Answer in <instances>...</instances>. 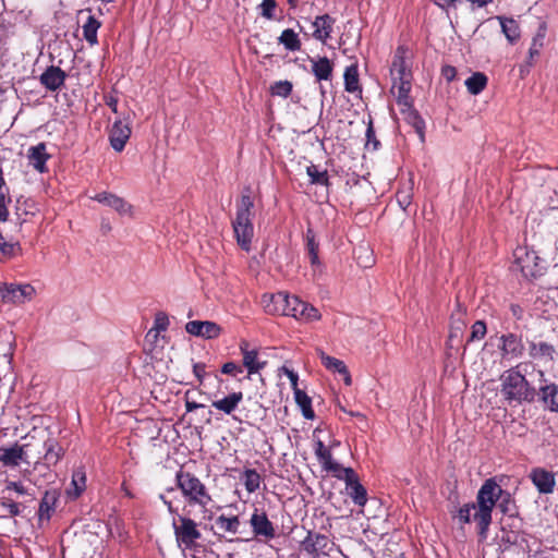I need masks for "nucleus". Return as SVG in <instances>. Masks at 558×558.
Masks as SVG:
<instances>
[{
	"label": "nucleus",
	"mask_w": 558,
	"mask_h": 558,
	"mask_svg": "<svg viewBox=\"0 0 558 558\" xmlns=\"http://www.w3.org/2000/svg\"><path fill=\"white\" fill-rule=\"evenodd\" d=\"M221 373L227 375H235L242 373V367L236 365L234 362H227L221 367Z\"/></svg>",
	"instance_id": "nucleus-58"
},
{
	"label": "nucleus",
	"mask_w": 558,
	"mask_h": 558,
	"mask_svg": "<svg viewBox=\"0 0 558 558\" xmlns=\"http://www.w3.org/2000/svg\"><path fill=\"white\" fill-rule=\"evenodd\" d=\"M441 75L447 82H452L457 76V70L452 65H445L441 69Z\"/></svg>",
	"instance_id": "nucleus-60"
},
{
	"label": "nucleus",
	"mask_w": 558,
	"mask_h": 558,
	"mask_svg": "<svg viewBox=\"0 0 558 558\" xmlns=\"http://www.w3.org/2000/svg\"><path fill=\"white\" fill-rule=\"evenodd\" d=\"M543 45L544 35L538 33L533 37L531 47L529 49V56L526 61L529 66H532L535 63L536 59L539 57Z\"/></svg>",
	"instance_id": "nucleus-48"
},
{
	"label": "nucleus",
	"mask_w": 558,
	"mask_h": 558,
	"mask_svg": "<svg viewBox=\"0 0 558 558\" xmlns=\"http://www.w3.org/2000/svg\"><path fill=\"white\" fill-rule=\"evenodd\" d=\"M72 489L68 490V495L74 499L78 498L86 489V472L84 466L76 468L72 473Z\"/></svg>",
	"instance_id": "nucleus-32"
},
{
	"label": "nucleus",
	"mask_w": 558,
	"mask_h": 558,
	"mask_svg": "<svg viewBox=\"0 0 558 558\" xmlns=\"http://www.w3.org/2000/svg\"><path fill=\"white\" fill-rule=\"evenodd\" d=\"M318 462L322 464L323 470L328 469L333 462L331 449L329 448L324 453L317 457Z\"/></svg>",
	"instance_id": "nucleus-56"
},
{
	"label": "nucleus",
	"mask_w": 558,
	"mask_h": 558,
	"mask_svg": "<svg viewBox=\"0 0 558 558\" xmlns=\"http://www.w3.org/2000/svg\"><path fill=\"white\" fill-rule=\"evenodd\" d=\"M0 462L4 466H17L21 461L25 462V450L22 446L15 444L12 447L0 449Z\"/></svg>",
	"instance_id": "nucleus-28"
},
{
	"label": "nucleus",
	"mask_w": 558,
	"mask_h": 558,
	"mask_svg": "<svg viewBox=\"0 0 558 558\" xmlns=\"http://www.w3.org/2000/svg\"><path fill=\"white\" fill-rule=\"evenodd\" d=\"M241 354L243 356V366L247 369L248 375L258 373L266 366V361H258V352L256 349H250V343L246 340H241L239 344Z\"/></svg>",
	"instance_id": "nucleus-20"
},
{
	"label": "nucleus",
	"mask_w": 558,
	"mask_h": 558,
	"mask_svg": "<svg viewBox=\"0 0 558 558\" xmlns=\"http://www.w3.org/2000/svg\"><path fill=\"white\" fill-rule=\"evenodd\" d=\"M64 454L65 448H63L59 440L48 430L43 457L44 464L48 468L54 466L64 457Z\"/></svg>",
	"instance_id": "nucleus-19"
},
{
	"label": "nucleus",
	"mask_w": 558,
	"mask_h": 558,
	"mask_svg": "<svg viewBox=\"0 0 558 558\" xmlns=\"http://www.w3.org/2000/svg\"><path fill=\"white\" fill-rule=\"evenodd\" d=\"M189 395H190V391H186L185 392V410H186V412H193L203 407V404L197 403L193 400H190Z\"/></svg>",
	"instance_id": "nucleus-63"
},
{
	"label": "nucleus",
	"mask_w": 558,
	"mask_h": 558,
	"mask_svg": "<svg viewBox=\"0 0 558 558\" xmlns=\"http://www.w3.org/2000/svg\"><path fill=\"white\" fill-rule=\"evenodd\" d=\"M185 330L190 335L203 337L205 339L218 338L222 331L218 324L209 320H191L185 325Z\"/></svg>",
	"instance_id": "nucleus-18"
},
{
	"label": "nucleus",
	"mask_w": 558,
	"mask_h": 558,
	"mask_svg": "<svg viewBox=\"0 0 558 558\" xmlns=\"http://www.w3.org/2000/svg\"><path fill=\"white\" fill-rule=\"evenodd\" d=\"M243 400V393L241 391L232 392L220 400H215L211 402V405L218 410L223 412L225 414H231L239 405V403Z\"/></svg>",
	"instance_id": "nucleus-29"
},
{
	"label": "nucleus",
	"mask_w": 558,
	"mask_h": 558,
	"mask_svg": "<svg viewBox=\"0 0 558 558\" xmlns=\"http://www.w3.org/2000/svg\"><path fill=\"white\" fill-rule=\"evenodd\" d=\"M497 20L500 23L501 31L506 36L507 40L513 45L517 43L521 36L520 26L518 22L512 17L506 16H497Z\"/></svg>",
	"instance_id": "nucleus-31"
},
{
	"label": "nucleus",
	"mask_w": 558,
	"mask_h": 558,
	"mask_svg": "<svg viewBox=\"0 0 558 558\" xmlns=\"http://www.w3.org/2000/svg\"><path fill=\"white\" fill-rule=\"evenodd\" d=\"M175 486L190 507L197 506L206 510L213 497L206 485L192 472L180 469L175 473Z\"/></svg>",
	"instance_id": "nucleus-5"
},
{
	"label": "nucleus",
	"mask_w": 558,
	"mask_h": 558,
	"mask_svg": "<svg viewBox=\"0 0 558 558\" xmlns=\"http://www.w3.org/2000/svg\"><path fill=\"white\" fill-rule=\"evenodd\" d=\"M519 367L517 365L505 371L500 377L501 393L509 403L532 402L535 398V389L530 386Z\"/></svg>",
	"instance_id": "nucleus-6"
},
{
	"label": "nucleus",
	"mask_w": 558,
	"mask_h": 558,
	"mask_svg": "<svg viewBox=\"0 0 558 558\" xmlns=\"http://www.w3.org/2000/svg\"><path fill=\"white\" fill-rule=\"evenodd\" d=\"M312 73L318 82L329 81L332 77L333 64L327 57L311 59Z\"/></svg>",
	"instance_id": "nucleus-27"
},
{
	"label": "nucleus",
	"mask_w": 558,
	"mask_h": 558,
	"mask_svg": "<svg viewBox=\"0 0 558 558\" xmlns=\"http://www.w3.org/2000/svg\"><path fill=\"white\" fill-rule=\"evenodd\" d=\"M395 97L403 120L415 130L421 141L423 142L425 122L420 116L418 111L414 108L413 98L411 97L410 93L395 95Z\"/></svg>",
	"instance_id": "nucleus-9"
},
{
	"label": "nucleus",
	"mask_w": 558,
	"mask_h": 558,
	"mask_svg": "<svg viewBox=\"0 0 558 558\" xmlns=\"http://www.w3.org/2000/svg\"><path fill=\"white\" fill-rule=\"evenodd\" d=\"M345 493L356 506L364 507L366 505L367 490L361 484L357 474L345 482Z\"/></svg>",
	"instance_id": "nucleus-25"
},
{
	"label": "nucleus",
	"mask_w": 558,
	"mask_h": 558,
	"mask_svg": "<svg viewBox=\"0 0 558 558\" xmlns=\"http://www.w3.org/2000/svg\"><path fill=\"white\" fill-rule=\"evenodd\" d=\"M131 136V129L122 121H116L110 131L109 140L111 147L120 153L124 149L126 142Z\"/></svg>",
	"instance_id": "nucleus-23"
},
{
	"label": "nucleus",
	"mask_w": 558,
	"mask_h": 558,
	"mask_svg": "<svg viewBox=\"0 0 558 558\" xmlns=\"http://www.w3.org/2000/svg\"><path fill=\"white\" fill-rule=\"evenodd\" d=\"M336 24V19L328 13H324L317 15L312 22L313 33L312 37L326 45L327 41L331 38V34L333 32V26Z\"/></svg>",
	"instance_id": "nucleus-16"
},
{
	"label": "nucleus",
	"mask_w": 558,
	"mask_h": 558,
	"mask_svg": "<svg viewBox=\"0 0 558 558\" xmlns=\"http://www.w3.org/2000/svg\"><path fill=\"white\" fill-rule=\"evenodd\" d=\"M502 537L501 542L506 545H514L518 543L519 534L518 530H507L505 524L501 525Z\"/></svg>",
	"instance_id": "nucleus-53"
},
{
	"label": "nucleus",
	"mask_w": 558,
	"mask_h": 558,
	"mask_svg": "<svg viewBox=\"0 0 558 558\" xmlns=\"http://www.w3.org/2000/svg\"><path fill=\"white\" fill-rule=\"evenodd\" d=\"M105 104L114 112H118V98L117 96L109 94L104 96Z\"/></svg>",
	"instance_id": "nucleus-62"
},
{
	"label": "nucleus",
	"mask_w": 558,
	"mask_h": 558,
	"mask_svg": "<svg viewBox=\"0 0 558 558\" xmlns=\"http://www.w3.org/2000/svg\"><path fill=\"white\" fill-rule=\"evenodd\" d=\"M498 507L509 519H514L518 509L511 494L504 490L495 478L486 480L477 492V511L473 513V521L476 524L477 534L481 539L488 536L492 524V513L495 507Z\"/></svg>",
	"instance_id": "nucleus-1"
},
{
	"label": "nucleus",
	"mask_w": 558,
	"mask_h": 558,
	"mask_svg": "<svg viewBox=\"0 0 558 558\" xmlns=\"http://www.w3.org/2000/svg\"><path fill=\"white\" fill-rule=\"evenodd\" d=\"M555 353V347L545 341L530 343V355L533 359L554 361Z\"/></svg>",
	"instance_id": "nucleus-35"
},
{
	"label": "nucleus",
	"mask_w": 558,
	"mask_h": 558,
	"mask_svg": "<svg viewBox=\"0 0 558 558\" xmlns=\"http://www.w3.org/2000/svg\"><path fill=\"white\" fill-rule=\"evenodd\" d=\"M306 173L310 177V182L312 184L328 186L329 177L327 170L319 171L317 166L311 165L306 168Z\"/></svg>",
	"instance_id": "nucleus-45"
},
{
	"label": "nucleus",
	"mask_w": 558,
	"mask_h": 558,
	"mask_svg": "<svg viewBox=\"0 0 558 558\" xmlns=\"http://www.w3.org/2000/svg\"><path fill=\"white\" fill-rule=\"evenodd\" d=\"M92 198L100 204L113 208L121 215L129 213L131 209V206L122 197L109 192L98 193Z\"/></svg>",
	"instance_id": "nucleus-26"
},
{
	"label": "nucleus",
	"mask_w": 558,
	"mask_h": 558,
	"mask_svg": "<svg viewBox=\"0 0 558 558\" xmlns=\"http://www.w3.org/2000/svg\"><path fill=\"white\" fill-rule=\"evenodd\" d=\"M488 77L483 72H474L469 78L465 80V86L471 95L481 94L487 86Z\"/></svg>",
	"instance_id": "nucleus-36"
},
{
	"label": "nucleus",
	"mask_w": 558,
	"mask_h": 558,
	"mask_svg": "<svg viewBox=\"0 0 558 558\" xmlns=\"http://www.w3.org/2000/svg\"><path fill=\"white\" fill-rule=\"evenodd\" d=\"M498 350L501 360L512 361L521 359L525 352L522 335L515 332L502 333L499 337Z\"/></svg>",
	"instance_id": "nucleus-11"
},
{
	"label": "nucleus",
	"mask_w": 558,
	"mask_h": 558,
	"mask_svg": "<svg viewBox=\"0 0 558 558\" xmlns=\"http://www.w3.org/2000/svg\"><path fill=\"white\" fill-rule=\"evenodd\" d=\"M22 254L20 242H0V262H8Z\"/></svg>",
	"instance_id": "nucleus-42"
},
{
	"label": "nucleus",
	"mask_w": 558,
	"mask_h": 558,
	"mask_svg": "<svg viewBox=\"0 0 558 558\" xmlns=\"http://www.w3.org/2000/svg\"><path fill=\"white\" fill-rule=\"evenodd\" d=\"M333 547L335 543L327 535L312 531L301 542V550L310 558L329 556Z\"/></svg>",
	"instance_id": "nucleus-8"
},
{
	"label": "nucleus",
	"mask_w": 558,
	"mask_h": 558,
	"mask_svg": "<svg viewBox=\"0 0 558 558\" xmlns=\"http://www.w3.org/2000/svg\"><path fill=\"white\" fill-rule=\"evenodd\" d=\"M464 327V322L459 318H454V314L451 315V331L450 338L456 337L457 332H461Z\"/></svg>",
	"instance_id": "nucleus-57"
},
{
	"label": "nucleus",
	"mask_w": 558,
	"mask_h": 558,
	"mask_svg": "<svg viewBox=\"0 0 558 558\" xmlns=\"http://www.w3.org/2000/svg\"><path fill=\"white\" fill-rule=\"evenodd\" d=\"M246 192L247 193L241 195L236 204V213L235 218L232 220V228L238 245L241 250L250 252L254 236V202L251 197L250 189H246Z\"/></svg>",
	"instance_id": "nucleus-4"
},
{
	"label": "nucleus",
	"mask_w": 558,
	"mask_h": 558,
	"mask_svg": "<svg viewBox=\"0 0 558 558\" xmlns=\"http://www.w3.org/2000/svg\"><path fill=\"white\" fill-rule=\"evenodd\" d=\"M159 498L171 515V527L177 545L183 550L195 551L199 547L198 541L203 537L199 530L201 524L191 518V511L186 509V506L180 512L163 495H160Z\"/></svg>",
	"instance_id": "nucleus-2"
},
{
	"label": "nucleus",
	"mask_w": 558,
	"mask_h": 558,
	"mask_svg": "<svg viewBox=\"0 0 558 558\" xmlns=\"http://www.w3.org/2000/svg\"><path fill=\"white\" fill-rule=\"evenodd\" d=\"M486 333H487L486 323L482 319L476 320L471 326V333H470V337H469L466 343L469 344L474 341L483 340L485 338Z\"/></svg>",
	"instance_id": "nucleus-50"
},
{
	"label": "nucleus",
	"mask_w": 558,
	"mask_h": 558,
	"mask_svg": "<svg viewBox=\"0 0 558 558\" xmlns=\"http://www.w3.org/2000/svg\"><path fill=\"white\" fill-rule=\"evenodd\" d=\"M286 316L295 318L302 323L317 322L322 318L319 311L312 304L301 300L296 295H292V300L289 302Z\"/></svg>",
	"instance_id": "nucleus-14"
},
{
	"label": "nucleus",
	"mask_w": 558,
	"mask_h": 558,
	"mask_svg": "<svg viewBox=\"0 0 558 558\" xmlns=\"http://www.w3.org/2000/svg\"><path fill=\"white\" fill-rule=\"evenodd\" d=\"M343 78H344L345 92L351 93V94L362 92V88L360 85V78H359L357 63H353L345 68Z\"/></svg>",
	"instance_id": "nucleus-34"
},
{
	"label": "nucleus",
	"mask_w": 558,
	"mask_h": 558,
	"mask_svg": "<svg viewBox=\"0 0 558 558\" xmlns=\"http://www.w3.org/2000/svg\"><path fill=\"white\" fill-rule=\"evenodd\" d=\"M530 477L541 494H551L554 492L556 485L554 473L536 468L532 470Z\"/></svg>",
	"instance_id": "nucleus-21"
},
{
	"label": "nucleus",
	"mask_w": 558,
	"mask_h": 558,
	"mask_svg": "<svg viewBox=\"0 0 558 558\" xmlns=\"http://www.w3.org/2000/svg\"><path fill=\"white\" fill-rule=\"evenodd\" d=\"M294 399L302 411V415L306 420H314L315 412L312 408V399L307 396V393L303 390H298L294 392Z\"/></svg>",
	"instance_id": "nucleus-40"
},
{
	"label": "nucleus",
	"mask_w": 558,
	"mask_h": 558,
	"mask_svg": "<svg viewBox=\"0 0 558 558\" xmlns=\"http://www.w3.org/2000/svg\"><path fill=\"white\" fill-rule=\"evenodd\" d=\"M278 44L282 45L288 51H300L302 48V41L299 34L292 28H286L281 32L278 37Z\"/></svg>",
	"instance_id": "nucleus-33"
},
{
	"label": "nucleus",
	"mask_w": 558,
	"mask_h": 558,
	"mask_svg": "<svg viewBox=\"0 0 558 558\" xmlns=\"http://www.w3.org/2000/svg\"><path fill=\"white\" fill-rule=\"evenodd\" d=\"M60 493L57 489L46 490L38 507V521H49L56 511Z\"/></svg>",
	"instance_id": "nucleus-22"
},
{
	"label": "nucleus",
	"mask_w": 558,
	"mask_h": 558,
	"mask_svg": "<svg viewBox=\"0 0 558 558\" xmlns=\"http://www.w3.org/2000/svg\"><path fill=\"white\" fill-rule=\"evenodd\" d=\"M477 511V500L475 502H468L461 506L457 511V517L462 524H468L472 521L473 515H471V511Z\"/></svg>",
	"instance_id": "nucleus-51"
},
{
	"label": "nucleus",
	"mask_w": 558,
	"mask_h": 558,
	"mask_svg": "<svg viewBox=\"0 0 558 558\" xmlns=\"http://www.w3.org/2000/svg\"><path fill=\"white\" fill-rule=\"evenodd\" d=\"M35 294L36 290L31 283L11 282L0 287V295L4 303L21 305L31 301Z\"/></svg>",
	"instance_id": "nucleus-10"
},
{
	"label": "nucleus",
	"mask_w": 558,
	"mask_h": 558,
	"mask_svg": "<svg viewBox=\"0 0 558 558\" xmlns=\"http://www.w3.org/2000/svg\"><path fill=\"white\" fill-rule=\"evenodd\" d=\"M216 525L225 533L238 534L241 522L238 515L220 514L216 518Z\"/></svg>",
	"instance_id": "nucleus-39"
},
{
	"label": "nucleus",
	"mask_w": 558,
	"mask_h": 558,
	"mask_svg": "<svg viewBox=\"0 0 558 558\" xmlns=\"http://www.w3.org/2000/svg\"><path fill=\"white\" fill-rule=\"evenodd\" d=\"M206 365L204 363H195L193 365V373L197 377L199 384H203V379L206 375Z\"/></svg>",
	"instance_id": "nucleus-61"
},
{
	"label": "nucleus",
	"mask_w": 558,
	"mask_h": 558,
	"mask_svg": "<svg viewBox=\"0 0 558 558\" xmlns=\"http://www.w3.org/2000/svg\"><path fill=\"white\" fill-rule=\"evenodd\" d=\"M542 400L551 411H558V386L555 384L541 388Z\"/></svg>",
	"instance_id": "nucleus-41"
},
{
	"label": "nucleus",
	"mask_w": 558,
	"mask_h": 558,
	"mask_svg": "<svg viewBox=\"0 0 558 558\" xmlns=\"http://www.w3.org/2000/svg\"><path fill=\"white\" fill-rule=\"evenodd\" d=\"M287 377L289 378V380L291 383V387H292L294 392L298 391V390H301L298 387L299 375L294 371L293 372H287Z\"/></svg>",
	"instance_id": "nucleus-64"
},
{
	"label": "nucleus",
	"mask_w": 558,
	"mask_h": 558,
	"mask_svg": "<svg viewBox=\"0 0 558 558\" xmlns=\"http://www.w3.org/2000/svg\"><path fill=\"white\" fill-rule=\"evenodd\" d=\"M100 26L101 23L92 14L87 16L86 22L83 24V36L90 46L98 44L97 32Z\"/></svg>",
	"instance_id": "nucleus-37"
},
{
	"label": "nucleus",
	"mask_w": 558,
	"mask_h": 558,
	"mask_svg": "<svg viewBox=\"0 0 558 558\" xmlns=\"http://www.w3.org/2000/svg\"><path fill=\"white\" fill-rule=\"evenodd\" d=\"M47 434L48 429H33L25 437L27 441L22 445L25 450V462L29 463L31 460H35V463H38L39 460H43Z\"/></svg>",
	"instance_id": "nucleus-13"
},
{
	"label": "nucleus",
	"mask_w": 558,
	"mask_h": 558,
	"mask_svg": "<svg viewBox=\"0 0 558 558\" xmlns=\"http://www.w3.org/2000/svg\"><path fill=\"white\" fill-rule=\"evenodd\" d=\"M366 146H369L371 144H373V149L376 150L380 143L379 141L376 138V135H375V130L373 128V124L372 122H369L367 129H366Z\"/></svg>",
	"instance_id": "nucleus-55"
},
{
	"label": "nucleus",
	"mask_w": 558,
	"mask_h": 558,
	"mask_svg": "<svg viewBox=\"0 0 558 558\" xmlns=\"http://www.w3.org/2000/svg\"><path fill=\"white\" fill-rule=\"evenodd\" d=\"M320 360L323 365L331 369L333 372H338L339 374L343 375V380L347 386H350L352 383L351 375L349 373V369L343 361L338 360L333 356H329L325 354L324 352L320 353Z\"/></svg>",
	"instance_id": "nucleus-30"
},
{
	"label": "nucleus",
	"mask_w": 558,
	"mask_h": 558,
	"mask_svg": "<svg viewBox=\"0 0 558 558\" xmlns=\"http://www.w3.org/2000/svg\"><path fill=\"white\" fill-rule=\"evenodd\" d=\"M277 1L276 0H263L258 7V13L262 17L268 21H279V19L276 16V10H277Z\"/></svg>",
	"instance_id": "nucleus-47"
},
{
	"label": "nucleus",
	"mask_w": 558,
	"mask_h": 558,
	"mask_svg": "<svg viewBox=\"0 0 558 558\" xmlns=\"http://www.w3.org/2000/svg\"><path fill=\"white\" fill-rule=\"evenodd\" d=\"M292 300V295L287 292L280 291L271 294H264L262 296V304L266 313L270 315L286 316L289 302Z\"/></svg>",
	"instance_id": "nucleus-15"
},
{
	"label": "nucleus",
	"mask_w": 558,
	"mask_h": 558,
	"mask_svg": "<svg viewBox=\"0 0 558 558\" xmlns=\"http://www.w3.org/2000/svg\"><path fill=\"white\" fill-rule=\"evenodd\" d=\"M68 74L56 65L48 66L39 76L40 84L49 92H57L64 86Z\"/></svg>",
	"instance_id": "nucleus-17"
},
{
	"label": "nucleus",
	"mask_w": 558,
	"mask_h": 558,
	"mask_svg": "<svg viewBox=\"0 0 558 558\" xmlns=\"http://www.w3.org/2000/svg\"><path fill=\"white\" fill-rule=\"evenodd\" d=\"M293 85L290 81H277L270 86V94L282 98H288L292 93Z\"/></svg>",
	"instance_id": "nucleus-49"
},
{
	"label": "nucleus",
	"mask_w": 558,
	"mask_h": 558,
	"mask_svg": "<svg viewBox=\"0 0 558 558\" xmlns=\"http://www.w3.org/2000/svg\"><path fill=\"white\" fill-rule=\"evenodd\" d=\"M262 483L260 474L254 469H246L243 472V484L245 489L252 494L259 489Z\"/></svg>",
	"instance_id": "nucleus-43"
},
{
	"label": "nucleus",
	"mask_w": 558,
	"mask_h": 558,
	"mask_svg": "<svg viewBox=\"0 0 558 558\" xmlns=\"http://www.w3.org/2000/svg\"><path fill=\"white\" fill-rule=\"evenodd\" d=\"M0 508L3 511L2 517L14 518L22 513L21 504L14 501L10 497H0Z\"/></svg>",
	"instance_id": "nucleus-44"
},
{
	"label": "nucleus",
	"mask_w": 558,
	"mask_h": 558,
	"mask_svg": "<svg viewBox=\"0 0 558 558\" xmlns=\"http://www.w3.org/2000/svg\"><path fill=\"white\" fill-rule=\"evenodd\" d=\"M325 471L332 473L336 478L344 481V483L356 474L352 468H344L336 461Z\"/></svg>",
	"instance_id": "nucleus-46"
},
{
	"label": "nucleus",
	"mask_w": 558,
	"mask_h": 558,
	"mask_svg": "<svg viewBox=\"0 0 558 558\" xmlns=\"http://www.w3.org/2000/svg\"><path fill=\"white\" fill-rule=\"evenodd\" d=\"M5 490H13L19 495H26L27 489L21 482H8L5 485Z\"/></svg>",
	"instance_id": "nucleus-59"
},
{
	"label": "nucleus",
	"mask_w": 558,
	"mask_h": 558,
	"mask_svg": "<svg viewBox=\"0 0 558 558\" xmlns=\"http://www.w3.org/2000/svg\"><path fill=\"white\" fill-rule=\"evenodd\" d=\"M514 260L511 266L513 272H519L526 280L541 277L546 269V262L536 252L525 246L517 247L513 252Z\"/></svg>",
	"instance_id": "nucleus-7"
},
{
	"label": "nucleus",
	"mask_w": 558,
	"mask_h": 558,
	"mask_svg": "<svg viewBox=\"0 0 558 558\" xmlns=\"http://www.w3.org/2000/svg\"><path fill=\"white\" fill-rule=\"evenodd\" d=\"M396 198L402 209H407L412 202V195L409 191H398Z\"/></svg>",
	"instance_id": "nucleus-54"
},
{
	"label": "nucleus",
	"mask_w": 558,
	"mask_h": 558,
	"mask_svg": "<svg viewBox=\"0 0 558 558\" xmlns=\"http://www.w3.org/2000/svg\"><path fill=\"white\" fill-rule=\"evenodd\" d=\"M27 158L29 165L38 172L43 173L47 171L46 162L50 158V155L46 151L45 143H38L35 146H31L27 150Z\"/></svg>",
	"instance_id": "nucleus-24"
},
{
	"label": "nucleus",
	"mask_w": 558,
	"mask_h": 558,
	"mask_svg": "<svg viewBox=\"0 0 558 558\" xmlns=\"http://www.w3.org/2000/svg\"><path fill=\"white\" fill-rule=\"evenodd\" d=\"M250 525L255 538L268 542L277 535L274 523L269 520L263 508H254L250 518Z\"/></svg>",
	"instance_id": "nucleus-12"
},
{
	"label": "nucleus",
	"mask_w": 558,
	"mask_h": 558,
	"mask_svg": "<svg viewBox=\"0 0 558 558\" xmlns=\"http://www.w3.org/2000/svg\"><path fill=\"white\" fill-rule=\"evenodd\" d=\"M168 326H169V318H168L167 314L163 312H158L155 316L154 327L151 330H149L148 335L153 330H155L156 336H157L159 332L166 331L168 329Z\"/></svg>",
	"instance_id": "nucleus-52"
},
{
	"label": "nucleus",
	"mask_w": 558,
	"mask_h": 558,
	"mask_svg": "<svg viewBox=\"0 0 558 558\" xmlns=\"http://www.w3.org/2000/svg\"><path fill=\"white\" fill-rule=\"evenodd\" d=\"M306 251L310 257V263L313 267L320 266L318 257V242L316 241L315 232L312 228H307L305 232Z\"/></svg>",
	"instance_id": "nucleus-38"
},
{
	"label": "nucleus",
	"mask_w": 558,
	"mask_h": 558,
	"mask_svg": "<svg viewBox=\"0 0 558 558\" xmlns=\"http://www.w3.org/2000/svg\"><path fill=\"white\" fill-rule=\"evenodd\" d=\"M414 53L405 45H399L393 53L390 76L392 81L391 94L400 95L411 93L413 82V65Z\"/></svg>",
	"instance_id": "nucleus-3"
}]
</instances>
